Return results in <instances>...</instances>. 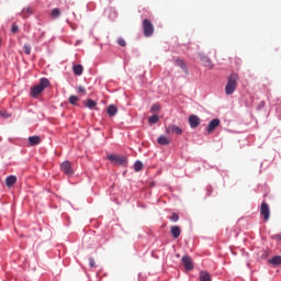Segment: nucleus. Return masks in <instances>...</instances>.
<instances>
[{
    "instance_id": "39448f33",
    "label": "nucleus",
    "mask_w": 281,
    "mask_h": 281,
    "mask_svg": "<svg viewBox=\"0 0 281 281\" xmlns=\"http://www.w3.org/2000/svg\"><path fill=\"white\" fill-rule=\"evenodd\" d=\"M260 214L263 216L265 221H269L271 216V210L269 209V204H267V202L261 203Z\"/></svg>"
},
{
    "instance_id": "cd10ccee",
    "label": "nucleus",
    "mask_w": 281,
    "mask_h": 281,
    "mask_svg": "<svg viewBox=\"0 0 281 281\" xmlns=\"http://www.w3.org/2000/svg\"><path fill=\"white\" fill-rule=\"evenodd\" d=\"M117 45H120V47H126V41L122 37H119Z\"/></svg>"
},
{
    "instance_id": "6ab92c4d",
    "label": "nucleus",
    "mask_w": 281,
    "mask_h": 281,
    "mask_svg": "<svg viewBox=\"0 0 281 281\" xmlns=\"http://www.w3.org/2000/svg\"><path fill=\"white\" fill-rule=\"evenodd\" d=\"M83 70H85V68H82V65H75L72 67V71H74L75 76H82Z\"/></svg>"
},
{
    "instance_id": "393cba45",
    "label": "nucleus",
    "mask_w": 281,
    "mask_h": 281,
    "mask_svg": "<svg viewBox=\"0 0 281 281\" xmlns=\"http://www.w3.org/2000/svg\"><path fill=\"white\" fill-rule=\"evenodd\" d=\"M23 52L26 54V56H30V54H32V46L30 44H25L23 46Z\"/></svg>"
},
{
    "instance_id": "7c9ffc66",
    "label": "nucleus",
    "mask_w": 281,
    "mask_h": 281,
    "mask_svg": "<svg viewBox=\"0 0 281 281\" xmlns=\"http://www.w3.org/2000/svg\"><path fill=\"white\" fill-rule=\"evenodd\" d=\"M11 32H12L13 34H18V33H19V26H18L16 24H13V25H12V29H11Z\"/></svg>"
},
{
    "instance_id": "1a4fd4ad",
    "label": "nucleus",
    "mask_w": 281,
    "mask_h": 281,
    "mask_svg": "<svg viewBox=\"0 0 281 281\" xmlns=\"http://www.w3.org/2000/svg\"><path fill=\"white\" fill-rule=\"evenodd\" d=\"M60 169L63 172H65V175H67L68 177L74 175V168H71V162L66 160L60 165Z\"/></svg>"
},
{
    "instance_id": "4468645a",
    "label": "nucleus",
    "mask_w": 281,
    "mask_h": 281,
    "mask_svg": "<svg viewBox=\"0 0 281 281\" xmlns=\"http://www.w3.org/2000/svg\"><path fill=\"white\" fill-rule=\"evenodd\" d=\"M16 176H9L5 178V186L7 188H12L14 183H16Z\"/></svg>"
},
{
    "instance_id": "6e6552de",
    "label": "nucleus",
    "mask_w": 281,
    "mask_h": 281,
    "mask_svg": "<svg viewBox=\"0 0 281 281\" xmlns=\"http://www.w3.org/2000/svg\"><path fill=\"white\" fill-rule=\"evenodd\" d=\"M167 135H170L173 133V135H183V130L179 127L178 125H169L166 127Z\"/></svg>"
},
{
    "instance_id": "4be33fe9",
    "label": "nucleus",
    "mask_w": 281,
    "mask_h": 281,
    "mask_svg": "<svg viewBox=\"0 0 281 281\" xmlns=\"http://www.w3.org/2000/svg\"><path fill=\"white\" fill-rule=\"evenodd\" d=\"M108 114L113 117L114 115H117V106L111 104L108 106Z\"/></svg>"
},
{
    "instance_id": "b1692460",
    "label": "nucleus",
    "mask_w": 281,
    "mask_h": 281,
    "mask_svg": "<svg viewBox=\"0 0 281 281\" xmlns=\"http://www.w3.org/2000/svg\"><path fill=\"white\" fill-rule=\"evenodd\" d=\"M148 122H149V124H157V122H159V115L154 114V115L149 116Z\"/></svg>"
},
{
    "instance_id": "dca6fc26",
    "label": "nucleus",
    "mask_w": 281,
    "mask_h": 281,
    "mask_svg": "<svg viewBox=\"0 0 281 281\" xmlns=\"http://www.w3.org/2000/svg\"><path fill=\"white\" fill-rule=\"evenodd\" d=\"M270 265H273L274 267H278L281 265V256H274L271 259L268 260Z\"/></svg>"
},
{
    "instance_id": "9d476101",
    "label": "nucleus",
    "mask_w": 281,
    "mask_h": 281,
    "mask_svg": "<svg viewBox=\"0 0 281 281\" xmlns=\"http://www.w3.org/2000/svg\"><path fill=\"white\" fill-rule=\"evenodd\" d=\"M182 265L187 271H192V269H194V263L192 262V258H190V256L182 257Z\"/></svg>"
},
{
    "instance_id": "423d86ee",
    "label": "nucleus",
    "mask_w": 281,
    "mask_h": 281,
    "mask_svg": "<svg viewBox=\"0 0 281 281\" xmlns=\"http://www.w3.org/2000/svg\"><path fill=\"white\" fill-rule=\"evenodd\" d=\"M218 126H221V120L213 119L206 127L207 134L211 135V133H214Z\"/></svg>"
},
{
    "instance_id": "a211bd4d",
    "label": "nucleus",
    "mask_w": 281,
    "mask_h": 281,
    "mask_svg": "<svg viewBox=\"0 0 281 281\" xmlns=\"http://www.w3.org/2000/svg\"><path fill=\"white\" fill-rule=\"evenodd\" d=\"M158 144L160 146H168L170 145V138L166 137V136H160L158 139H157Z\"/></svg>"
},
{
    "instance_id": "c85d7f7f",
    "label": "nucleus",
    "mask_w": 281,
    "mask_h": 281,
    "mask_svg": "<svg viewBox=\"0 0 281 281\" xmlns=\"http://www.w3.org/2000/svg\"><path fill=\"white\" fill-rule=\"evenodd\" d=\"M169 220L172 221V223H177V221H179V214L172 213Z\"/></svg>"
},
{
    "instance_id": "5701e85b",
    "label": "nucleus",
    "mask_w": 281,
    "mask_h": 281,
    "mask_svg": "<svg viewBox=\"0 0 281 281\" xmlns=\"http://www.w3.org/2000/svg\"><path fill=\"white\" fill-rule=\"evenodd\" d=\"M144 168V164L139 160H137L135 164H134V170L135 172H142Z\"/></svg>"
},
{
    "instance_id": "473e14b6",
    "label": "nucleus",
    "mask_w": 281,
    "mask_h": 281,
    "mask_svg": "<svg viewBox=\"0 0 281 281\" xmlns=\"http://www.w3.org/2000/svg\"><path fill=\"white\" fill-rule=\"evenodd\" d=\"M78 92L82 93L83 95H87V90L82 86L78 88Z\"/></svg>"
},
{
    "instance_id": "c756f323",
    "label": "nucleus",
    "mask_w": 281,
    "mask_h": 281,
    "mask_svg": "<svg viewBox=\"0 0 281 281\" xmlns=\"http://www.w3.org/2000/svg\"><path fill=\"white\" fill-rule=\"evenodd\" d=\"M159 109H161V106H159V104H153L151 108H150V111L153 113H156V111H159Z\"/></svg>"
},
{
    "instance_id": "7ed1b4c3",
    "label": "nucleus",
    "mask_w": 281,
    "mask_h": 281,
    "mask_svg": "<svg viewBox=\"0 0 281 281\" xmlns=\"http://www.w3.org/2000/svg\"><path fill=\"white\" fill-rule=\"evenodd\" d=\"M143 32L144 36H146L147 38L155 34V26L153 25V22H150V20H143Z\"/></svg>"
},
{
    "instance_id": "a878e982",
    "label": "nucleus",
    "mask_w": 281,
    "mask_h": 281,
    "mask_svg": "<svg viewBox=\"0 0 281 281\" xmlns=\"http://www.w3.org/2000/svg\"><path fill=\"white\" fill-rule=\"evenodd\" d=\"M50 14L53 19H58V16H60V9L58 8L53 9Z\"/></svg>"
},
{
    "instance_id": "ddd939ff",
    "label": "nucleus",
    "mask_w": 281,
    "mask_h": 281,
    "mask_svg": "<svg viewBox=\"0 0 281 281\" xmlns=\"http://www.w3.org/2000/svg\"><path fill=\"white\" fill-rule=\"evenodd\" d=\"M41 142H43V138H41V136H30L29 137L30 146H38V144H41Z\"/></svg>"
},
{
    "instance_id": "f03ea898",
    "label": "nucleus",
    "mask_w": 281,
    "mask_h": 281,
    "mask_svg": "<svg viewBox=\"0 0 281 281\" xmlns=\"http://www.w3.org/2000/svg\"><path fill=\"white\" fill-rule=\"evenodd\" d=\"M47 87H49V79L42 78L40 80V83L37 86H35L32 90L33 97L35 98V95H41V93H43V91H45V89H47Z\"/></svg>"
},
{
    "instance_id": "20e7f679",
    "label": "nucleus",
    "mask_w": 281,
    "mask_h": 281,
    "mask_svg": "<svg viewBox=\"0 0 281 281\" xmlns=\"http://www.w3.org/2000/svg\"><path fill=\"white\" fill-rule=\"evenodd\" d=\"M108 159L111 161V164H116L117 166H126L127 164L126 157L115 154L108 155Z\"/></svg>"
},
{
    "instance_id": "0eeeda50",
    "label": "nucleus",
    "mask_w": 281,
    "mask_h": 281,
    "mask_svg": "<svg viewBox=\"0 0 281 281\" xmlns=\"http://www.w3.org/2000/svg\"><path fill=\"white\" fill-rule=\"evenodd\" d=\"M189 126H191V128H199V126H201V117L194 114L190 115Z\"/></svg>"
},
{
    "instance_id": "412c9836",
    "label": "nucleus",
    "mask_w": 281,
    "mask_h": 281,
    "mask_svg": "<svg viewBox=\"0 0 281 281\" xmlns=\"http://www.w3.org/2000/svg\"><path fill=\"white\" fill-rule=\"evenodd\" d=\"M85 106H87L88 109H95V106H98V103L95 101H93L92 99H88L83 102Z\"/></svg>"
},
{
    "instance_id": "72a5a7b5",
    "label": "nucleus",
    "mask_w": 281,
    "mask_h": 281,
    "mask_svg": "<svg viewBox=\"0 0 281 281\" xmlns=\"http://www.w3.org/2000/svg\"><path fill=\"white\" fill-rule=\"evenodd\" d=\"M0 117H10V115L3 113V112H0Z\"/></svg>"
},
{
    "instance_id": "2eb2a0df",
    "label": "nucleus",
    "mask_w": 281,
    "mask_h": 281,
    "mask_svg": "<svg viewBox=\"0 0 281 281\" xmlns=\"http://www.w3.org/2000/svg\"><path fill=\"white\" fill-rule=\"evenodd\" d=\"M176 65L177 67H180L184 74H188V66H186V61H183V59H176Z\"/></svg>"
},
{
    "instance_id": "2f4dec72",
    "label": "nucleus",
    "mask_w": 281,
    "mask_h": 281,
    "mask_svg": "<svg viewBox=\"0 0 281 281\" xmlns=\"http://www.w3.org/2000/svg\"><path fill=\"white\" fill-rule=\"evenodd\" d=\"M89 265L91 269H95V260L93 258H89Z\"/></svg>"
},
{
    "instance_id": "f3484780",
    "label": "nucleus",
    "mask_w": 281,
    "mask_h": 281,
    "mask_svg": "<svg viewBox=\"0 0 281 281\" xmlns=\"http://www.w3.org/2000/svg\"><path fill=\"white\" fill-rule=\"evenodd\" d=\"M200 281H212V276L207 271H201Z\"/></svg>"
},
{
    "instance_id": "bb28decb",
    "label": "nucleus",
    "mask_w": 281,
    "mask_h": 281,
    "mask_svg": "<svg viewBox=\"0 0 281 281\" xmlns=\"http://www.w3.org/2000/svg\"><path fill=\"white\" fill-rule=\"evenodd\" d=\"M69 102H70V104H74V105L78 104V97L70 95L69 97Z\"/></svg>"
},
{
    "instance_id": "f257e3e1",
    "label": "nucleus",
    "mask_w": 281,
    "mask_h": 281,
    "mask_svg": "<svg viewBox=\"0 0 281 281\" xmlns=\"http://www.w3.org/2000/svg\"><path fill=\"white\" fill-rule=\"evenodd\" d=\"M238 80H240V78L238 77V74L233 72L229 75L226 87H225L226 95H232L234 91H236V87H238Z\"/></svg>"
},
{
    "instance_id": "aec40b11",
    "label": "nucleus",
    "mask_w": 281,
    "mask_h": 281,
    "mask_svg": "<svg viewBox=\"0 0 281 281\" xmlns=\"http://www.w3.org/2000/svg\"><path fill=\"white\" fill-rule=\"evenodd\" d=\"M171 234H172L173 238H179V236H181V227L172 226Z\"/></svg>"
},
{
    "instance_id": "9b49d317",
    "label": "nucleus",
    "mask_w": 281,
    "mask_h": 281,
    "mask_svg": "<svg viewBox=\"0 0 281 281\" xmlns=\"http://www.w3.org/2000/svg\"><path fill=\"white\" fill-rule=\"evenodd\" d=\"M200 60L201 63H203L206 69H214V64L212 63V59H210V57H207L206 55H200Z\"/></svg>"
},
{
    "instance_id": "f8f14e48",
    "label": "nucleus",
    "mask_w": 281,
    "mask_h": 281,
    "mask_svg": "<svg viewBox=\"0 0 281 281\" xmlns=\"http://www.w3.org/2000/svg\"><path fill=\"white\" fill-rule=\"evenodd\" d=\"M32 14H34V9H32V7L24 8L20 13L22 19H27L29 16H32Z\"/></svg>"
}]
</instances>
